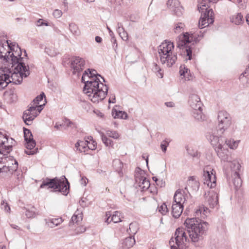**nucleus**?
I'll list each match as a JSON object with an SVG mask.
<instances>
[{
  "label": "nucleus",
  "instance_id": "1",
  "mask_svg": "<svg viewBox=\"0 0 249 249\" xmlns=\"http://www.w3.org/2000/svg\"><path fill=\"white\" fill-rule=\"evenodd\" d=\"M210 213L209 209L204 206H200L195 212V217L187 218L184 225L189 235L183 228H178L175 233V243L178 247L185 242H190L196 247H201L203 239L209 228V223L202 219L205 218Z\"/></svg>",
  "mask_w": 249,
  "mask_h": 249
},
{
  "label": "nucleus",
  "instance_id": "2",
  "mask_svg": "<svg viewBox=\"0 0 249 249\" xmlns=\"http://www.w3.org/2000/svg\"><path fill=\"white\" fill-rule=\"evenodd\" d=\"M82 82L85 84L83 91L94 103L103 101L107 94L108 88L105 78L94 69H88L83 74Z\"/></svg>",
  "mask_w": 249,
  "mask_h": 249
},
{
  "label": "nucleus",
  "instance_id": "3",
  "mask_svg": "<svg viewBox=\"0 0 249 249\" xmlns=\"http://www.w3.org/2000/svg\"><path fill=\"white\" fill-rule=\"evenodd\" d=\"M30 74L29 68L23 61L18 62L13 68L11 65L0 67V90L4 89L10 83L20 84L23 77Z\"/></svg>",
  "mask_w": 249,
  "mask_h": 249
},
{
  "label": "nucleus",
  "instance_id": "4",
  "mask_svg": "<svg viewBox=\"0 0 249 249\" xmlns=\"http://www.w3.org/2000/svg\"><path fill=\"white\" fill-rule=\"evenodd\" d=\"M219 0H198V9L201 13L198 26L201 29L213 24L214 22V13L211 4L216 3Z\"/></svg>",
  "mask_w": 249,
  "mask_h": 249
},
{
  "label": "nucleus",
  "instance_id": "5",
  "mask_svg": "<svg viewBox=\"0 0 249 249\" xmlns=\"http://www.w3.org/2000/svg\"><path fill=\"white\" fill-rule=\"evenodd\" d=\"M70 187V183L64 176H62L61 178L57 177L53 178H46L43 179L39 186L40 189H53V192H58L64 196H67L69 194Z\"/></svg>",
  "mask_w": 249,
  "mask_h": 249
},
{
  "label": "nucleus",
  "instance_id": "6",
  "mask_svg": "<svg viewBox=\"0 0 249 249\" xmlns=\"http://www.w3.org/2000/svg\"><path fill=\"white\" fill-rule=\"evenodd\" d=\"M23 50L21 48H0V59L5 65H11L13 68L23 60L21 57Z\"/></svg>",
  "mask_w": 249,
  "mask_h": 249
},
{
  "label": "nucleus",
  "instance_id": "7",
  "mask_svg": "<svg viewBox=\"0 0 249 249\" xmlns=\"http://www.w3.org/2000/svg\"><path fill=\"white\" fill-rule=\"evenodd\" d=\"M200 36L196 33L190 34L189 33H185L179 35L177 39V47H191L188 46L190 44L191 45H194L196 43L199 42Z\"/></svg>",
  "mask_w": 249,
  "mask_h": 249
},
{
  "label": "nucleus",
  "instance_id": "8",
  "mask_svg": "<svg viewBox=\"0 0 249 249\" xmlns=\"http://www.w3.org/2000/svg\"><path fill=\"white\" fill-rule=\"evenodd\" d=\"M158 52L162 64H166L168 67H171L175 63L177 56L173 53L171 48H162Z\"/></svg>",
  "mask_w": 249,
  "mask_h": 249
},
{
  "label": "nucleus",
  "instance_id": "9",
  "mask_svg": "<svg viewBox=\"0 0 249 249\" xmlns=\"http://www.w3.org/2000/svg\"><path fill=\"white\" fill-rule=\"evenodd\" d=\"M218 124L216 128L219 134H222L231 124V118L226 111H220L218 113Z\"/></svg>",
  "mask_w": 249,
  "mask_h": 249
},
{
  "label": "nucleus",
  "instance_id": "10",
  "mask_svg": "<svg viewBox=\"0 0 249 249\" xmlns=\"http://www.w3.org/2000/svg\"><path fill=\"white\" fill-rule=\"evenodd\" d=\"M215 172L210 166H207L203 169L202 178L204 184L208 187L213 188L216 186Z\"/></svg>",
  "mask_w": 249,
  "mask_h": 249
},
{
  "label": "nucleus",
  "instance_id": "11",
  "mask_svg": "<svg viewBox=\"0 0 249 249\" xmlns=\"http://www.w3.org/2000/svg\"><path fill=\"white\" fill-rule=\"evenodd\" d=\"M232 181L236 189L240 188L242 185V181L240 177L239 172L241 165L239 162L233 160L231 164Z\"/></svg>",
  "mask_w": 249,
  "mask_h": 249
},
{
  "label": "nucleus",
  "instance_id": "12",
  "mask_svg": "<svg viewBox=\"0 0 249 249\" xmlns=\"http://www.w3.org/2000/svg\"><path fill=\"white\" fill-rule=\"evenodd\" d=\"M188 194H189L188 187H185L184 189L177 190L174 196L173 203L183 205L187 197Z\"/></svg>",
  "mask_w": 249,
  "mask_h": 249
},
{
  "label": "nucleus",
  "instance_id": "13",
  "mask_svg": "<svg viewBox=\"0 0 249 249\" xmlns=\"http://www.w3.org/2000/svg\"><path fill=\"white\" fill-rule=\"evenodd\" d=\"M167 5L173 15L177 17L182 16L183 8L180 5V3L178 0H168Z\"/></svg>",
  "mask_w": 249,
  "mask_h": 249
},
{
  "label": "nucleus",
  "instance_id": "14",
  "mask_svg": "<svg viewBox=\"0 0 249 249\" xmlns=\"http://www.w3.org/2000/svg\"><path fill=\"white\" fill-rule=\"evenodd\" d=\"M85 60L79 56H73L71 61V65L73 69V73L80 72L84 68Z\"/></svg>",
  "mask_w": 249,
  "mask_h": 249
},
{
  "label": "nucleus",
  "instance_id": "15",
  "mask_svg": "<svg viewBox=\"0 0 249 249\" xmlns=\"http://www.w3.org/2000/svg\"><path fill=\"white\" fill-rule=\"evenodd\" d=\"M205 202L211 208H217L218 206V197L217 194L214 191H209L208 195L206 193Z\"/></svg>",
  "mask_w": 249,
  "mask_h": 249
},
{
  "label": "nucleus",
  "instance_id": "16",
  "mask_svg": "<svg viewBox=\"0 0 249 249\" xmlns=\"http://www.w3.org/2000/svg\"><path fill=\"white\" fill-rule=\"evenodd\" d=\"M23 131L26 148L30 150L33 149L36 145V142L35 140L33 139V136L31 130L23 127Z\"/></svg>",
  "mask_w": 249,
  "mask_h": 249
},
{
  "label": "nucleus",
  "instance_id": "17",
  "mask_svg": "<svg viewBox=\"0 0 249 249\" xmlns=\"http://www.w3.org/2000/svg\"><path fill=\"white\" fill-rule=\"evenodd\" d=\"M215 151L221 160L224 162H231V163L232 162L229 156V151L227 148L224 147V145L219 144L218 147L215 148Z\"/></svg>",
  "mask_w": 249,
  "mask_h": 249
},
{
  "label": "nucleus",
  "instance_id": "18",
  "mask_svg": "<svg viewBox=\"0 0 249 249\" xmlns=\"http://www.w3.org/2000/svg\"><path fill=\"white\" fill-rule=\"evenodd\" d=\"M145 172L144 170L139 167H137L135 171L134 185L136 188H140L142 191V186L143 185V179L145 178Z\"/></svg>",
  "mask_w": 249,
  "mask_h": 249
},
{
  "label": "nucleus",
  "instance_id": "19",
  "mask_svg": "<svg viewBox=\"0 0 249 249\" xmlns=\"http://www.w3.org/2000/svg\"><path fill=\"white\" fill-rule=\"evenodd\" d=\"M188 103L192 109L196 110V108H200L202 106V103L199 97L196 94H191L190 95Z\"/></svg>",
  "mask_w": 249,
  "mask_h": 249
},
{
  "label": "nucleus",
  "instance_id": "20",
  "mask_svg": "<svg viewBox=\"0 0 249 249\" xmlns=\"http://www.w3.org/2000/svg\"><path fill=\"white\" fill-rule=\"evenodd\" d=\"M218 134L219 133H218V131L216 133L215 132H212L208 138L214 149L216 147H218L219 144L223 145V142H220L221 140L219 139V136H221L222 134Z\"/></svg>",
  "mask_w": 249,
  "mask_h": 249
},
{
  "label": "nucleus",
  "instance_id": "21",
  "mask_svg": "<svg viewBox=\"0 0 249 249\" xmlns=\"http://www.w3.org/2000/svg\"><path fill=\"white\" fill-rule=\"evenodd\" d=\"M172 214L175 218H178L183 210V205L173 203L172 206Z\"/></svg>",
  "mask_w": 249,
  "mask_h": 249
},
{
  "label": "nucleus",
  "instance_id": "22",
  "mask_svg": "<svg viewBox=\"0 0 249 249\" xmlns=\"http://www.w3.org/2000/svg\"><path fill=\"white\" fill-rule=\"evenodd\" d=\"M88 144L90 142L87 141H78L75 144V147L80 152H86L88 149Z\"/></svg>",
  "mask_w": 249,
  "mask_h": 249
},
{
  "label": "nucleus",
  "instance_id": "23",
  "mask_svg": "<svg viewBox=\"0 0 249 249\" xmlns=\"http://www.w3.org/2000/svg\"><path fill=\"white\" fill-rule=\"evenodd\" d=\"M13 160L14 161V163H12V166H9L8 165V166H7L4 165L3 166L2 168H0V173L3 172H6L7 170L10 172V173H13L14 172L16 171L18 169V162L17 160L14 159Z\"/></svg>",
  "mask_w": 249,
  "mask_h": 249
},
{
  "label": "nucleus",
  "instance_id": "24",
  "mask_svg": "<svg viewBox=\"0 0 249 249\" xmlns=\"http://www.w3.org/2000/svg\"><path fill=\"white\" fill-rule=\"evenodd\" d=\"M22 118L26 124L28 125H31L35 119L34 118H33L31 113L28 109L23 112Z\"/></svg>",
  "mask_w": 249,
  "mask_h": 249
},
{
  "label": "nucleus",
  "instance_id": "25",
  "mask_svg": "<svg viewBox=\"0 0 249 249\" xmlns=\"http://www.w3.org/2000/svg\"><path fill=\"white\" fill-rule=\"evenodd\" d=\"M192 113L194 118L198 121H202L205 120V117L203 114L202 107L200 108H196V110L193 109Z\"/></svg>",
  "mask_w": 249,
  "mask_h": 249
},
{
  "label": "nucleus",
  "instance_id": "26",
  "mask_svg": "<svg viewBox=\"0 0 249 249\" xmlns=\"http://www.w3.org/2000/svg\"><path fill=\"white\" fill-rule=\"evenodd\" d=\"M5 141H1L0 142V154L3 155V157H5L12 151V145H6Z\"/></svg>",
  "mask_w": 249,
  "mask_h": 249
},
{
  "label": "nucleus",
  "instance_id": "27",
  "mask_svg": "<svg viewBox=\"0 0 249 249\" xmlns=\"http://www.w3.org/2000/svg\"><path fill=\"white\" fill-rule=\"evenodd\" d=\"M45 220L46 224L50 228H53L54 226H58L63 221L61 218H48L45 219Z\"/></svg>",
  "mask_w": 249,
  "mask_h": 249
},
{
  "label": "nucleus",
  "instance_id": "28",
  "mask_svg": "<svg viewBox=\"0 0 249 249\" xmlns=\"http://www.w3.org/2000/svg\"><path fill=\"white\" fill-rule=\"evenodd\" d=\"M112 165L113 168L119 174L122 173L123 164L119 159H117L114 160L112 162Z\"/></svg>",
  "mask_w": 249,
  "mask_h": 249
},
{
  "label": "nucleus",
  "instance_id": "29",
  "mask_svg": "<svg viewBox=\"0 0 249 249\" xmlns=\"http://www.w3.org/2000/svg\"><path fill=\"white\" fill-rule=\"evenodd\" d=\"M19 47L18 44L15 42H11L10 40L5 39H0V47Z\"/></svg>",
  "mask_w": 249,
  "mask_h": 249
},
{
  "label": "nucleus",
  "instance_id": "30",
  "mask_svg": "<svg viewBox=\"0 0 249 249\" xmlns=\"http://www.w3.org/2000/svg\"><path fill=\"white\" fill-rule=\"evenodd\" d=\"M135 243V240L134 237L129 236L126 237L124 241L123 246L126 248L132 247Z\"/></svg>",
  "mask_w": 249,
  "mask_h": 249
},
{
  "label": "nucleus",
  "instance_id": "31",
  "mask_svg": "<svg viewBox=\"0 0 249 249\" xmlns=\"http://www.w3.org/2000/svg\"><path fill=\"white\" fill-rule=\"evenodd\" d=\"M112 115L115 119H126L128 117L127 114L125 111L115 110V113L112 110Z\"/></svg>",
  "mask_w": 249,
  "mask_h": 249
},
{
  "label": "nucleus",
  "instance_id": "32",
  "mask_svg": "<svg viewBox=\"0 0 249 249\" xmlns=\"http://www.w3.org/2000/svg\"><path fill=\"white\" fill-rule=\"evenodd\" d=\"M69 30L73 35L79 36L80 35V31L78 27L74 23L69 24Z\"/></svg>",
  "mask_w": 249,
  "mask_h": 249
},
{
  "label": "nucleus",
  "instance_id": "33",
  "mask_svg": "<svg viewBox=\"0 0 249 249\" xmlns=\"http://www.w3.org/2000/svg\"><path fill=\"white\" fill-rule=\"evenodd\" d=\"M231 20L236 25H239L243 22V16L241 13H238L236 15L233 16L231 18Z\"/></svg>",
  "mask_w": 249,
  "mask_h": 249
},
{
  "label": "nucleus",
  "instance_id": "34",
  "mask_svg": "<svg viewBox=\"0 0 249 249\" xmlns=\"http://www.w3.org/2000/svg\"><path fill=\"white\" fill-rule=\"evenodd\" d=\"M83 218L81 214H73L71 217V220L69 222V226H71L72 224L74 223H76L77 225L79 224V222L82 221Z\"/></svg>",
  "mask_w": 249,
  "mask_h": 249
},
{
  "label": "nucleus",
  "instance_id": "35",
  "mask_svg": "<svg viewBox=\"0 0 249 249\" xmlns=\"http://www.w3.org/2000/svg\"><path fill=\"white\" fill-rule=\"evenodd\" d=\"M45 52L51 57L55 56L59 53L56 48H45Z\"/></svg>",
  "mask_w": 249,
  "mask_h": 249
},
{
  "label": "nucleus",
  "instance_id": "36",
  "mask_svg": "<svg viewBox=\"0 0 249 249\" xmlns=\"http://www.w3.org/2000/svg\"><path fill=\"white\" fill-rule=\"evenodd\" d=\"M121 213L119 212H114L113 214H111V218L110 221H113L115 223L121 221Z\"/></svg>",
  "mask_w": 249,
  "mask_h": 249
},
{
  "label": "nucleus",
  "instance_id": "37",
  "mask_svg": "<svg viewBox=\"0 0 249 249\" xmlns=\"http://www.w3.org/2000/svg\"><path fill=\"white\" fill-rule=\"evenodd\" d=\"M186 187L192 188L193 190L195 191L197 190L199 188L198 182L191 179L188 180L187 186Z\"/></svg>",
  "mask_w": 249,
  "mask_h": 249
},
{
  "label": "nucleus",
  "instance_id": "38",
  "mask_svg": "<svg viewBox=\"0 0 249 249\" xmlns=\"http://www.w3.org/2000/svg\"><path fill=\"white\" fill-rule=\"evenodd\" d=\"M63 122V125H66L67 127L76 128V124L67 118L64 119Z\"/></svg>",
  "mask_w": 249,
  "mask_h": 249
},
{
  "label": "nucleus",
  "instance_id": "39",
  "mask_svg": "<svg viewBox=\"0 0 249 249\" xmlns=\"http://www.w3.org/2000/svg\"><path fill=\"white\" fill-rule=\"evenodd\" d=\"M248 80L249 79V66L246 68V70L243 72H242L239 76V79L241 81H244V78Z\"/></svg>",
  "mask_w": 249,
  "mask_h": 249
},
{
  "label": "nucleus",
  "instance_id": "40",
  "mask_svg": "<svg viewBox=\"0 0 249 249\" xmlns=\"http://www.w3.org/2000/svg\"><path fill=\"white\" fill-rule=\"evenodd\" d=\"M101 138L102 142L106 146H112L113 141L111 139H108L103 133L101 134Z\"/></svg>",
  "mask_w": 249,
  "mask_h": 249
},
{
  "label": "nucleus",
  "instance_id": "41",
  "mask_svg": "<svg viewBox=\"0 0 249 249\" xmlns=\"http://www.w3.org/2000/svg\"><path fill=\"white\" fill-rule=\"evenodd\" d=\"M24 209L26 210L25 215H26L27 217L32 218L35 216L36 213L34 210L35 209L34 207H32L31 210L29 209H27L25 207H24Z\"/></svg>",
  "mask_w": 249,
  "mask_h": 249
},
{
  "label": "nucleus",
  "instance_id": "42",
  "mask_svg": "<svg viewBox=\"0 0 249 249\" xmlns=\"http://www.w3.org/2000/svg\"><path fill=\"white\" fill-rule=\"evenodd\" d=\"M170 141L168 139L163 140L160 143V148L164 153H165L167 150V147L168 146Z\"/></svg>",
  "mask_w": 249,
  "mask_h": 249
},
{
  "label": "nucleus",
  "instance_id": "43",
  "mask_svg": "<svg viewBox=\"0 0 249 249\" xmlns=\"http://www.w3.org/2000/svg\"><path fill=\"white\" fill-rule=\"evenodd\" d=\"M227 145H228L231 149L236 148L238 146V142L234 140L226 141Z\"/></svg>",
  "mask_w": 249,
  "mask_h": 249
},
{
  "label": "nucleus",
  "instance_id": "44",
  "mask_svg": "<svg viewBox=\"0 0 249 249\" xmlns=\"http://www.w3.org/2000/svg\"><path fill=\"white\" fill-rule=\"evenodd\" d=\"M1 137H3L2 140L0 141V142L1 141H5V145H11L12 146V143L14 141V139L10 138V139L8 138V136L7 135H4L3 134V135H1Z\"/></svg>",
  "mask_w": 249,
  "mask_h": 249
},
{
  "label": "nucleus",
  "instance_id": "45",
  "mask_svg": "<svg viewBox=\"0 0 249 249\" xmlns=\"http://www.w3.org/2000/svg\"><path fill=\"white\" fill-rule=\"evenodd\" d=\"M1 209H4L5 212L10 213V207L9 204L6 202V200H2L1 202Z\"/></svg>",
  "mask_w": 249,
  "mask_h": 249
},
{
  "label": "nucleus",
  "instance_id": "46",
  "mask_svg": "<svg viewBox=\"0 0 249 249\" xmlns=\"http://www.w3.org/2000/svg\"><path fill=\"white\" fill-rule=\"evenodd\" d=\"M45 97V94L43 92H42L40 95L37 96L33 100V102L36 104L38 105L44 98Z\"/></svg>",
  "mask_w": 249,
  "mask_h": 249
},
{
  "label": "nucleus",
  "instance_id": "47",
  "mask_svg": "<svg viewBox=\"0 0 249 249\" xmlns=\"http://www.w3.org/2000/svg\"><path fill=\"white\" fill-rule=\"evenodd\" d=\"M107 136L111 137L115 139H118L119 137L118 133L116 131H107Z\"/></svg>",
  "mask_w": 249,
  "mask_h": 249
},
{
  "label": "nucleus",
  "instance_id": "48",
  "mask_svg": "<svg viewBox=\"0 0 249 249\" xmlns=\"http://www.w3.org/2000/svg\"><path fill=\"white\" fill-rule=\"evenodd\" d=\"M186 150L189 155H191L193 157H196L198 156V152L197 150H195L192 148H187Z\"/></svg>",
  "mask_w": 249,
  "mask_h": 249
},
{
  "label": "nucleus",
  "instance_id": "49",
  "mask_svg": "<svg viewBox=\"0 0 249 249\" xmlns=\"http://www.w3.org/2000/svg\"><path fill=\"white\" fill-rule=\"evenodd\" d=\"M28 109L30 111L33 118L35 119L39 115L38 112H37L36 107H34V106L30 107Z\"/></svg>",
  "mask_w": 249,
  "mask_h": 249
},
{
  "label": "nucleus",
  "instance_id": "50",
  "mask_svg": "<svg viewBox=\"0 0 249 249\" xmlns=\"http://www.w3.org/2000/svg\"><path fill=\"white\" fill-rule=\"evenodd\" d=\"M159 211L162 214H165L166 213L168 212V208L167 205L165 203H163L160 207L159 208Z\"/></svg>",
  "mask_w": 249,
  "mask_h": 249
},
{
  "label": "nucleus",
  "instance_id": "51",
  "mask_svg": "<svg viewBox=\"0 0 249 249\" xmlns=\"http://www.w3.org/2000/svg\"><path fill=\"white\" fill-rule=\"evenodd\" d=\"M159 47H174V43L168 40H165Z\"/></svg>",
  "mask_w": 249,
  "mask_h": 249
},
{
  "label": "nucleus",
  "instance_id": "52",
  "mask_svg": "<svg viewBox=\"0 0 249 249\" xmlns=\"http://www.w3.org/2000/svg\"><path fill=\"white\" fill-rule=\"evenodd\" d=\"M143 181H144V184L142 186V191H144L145 190L148 189L149 188L150 186V183L149 180L146 178L145 176V178L143 179Z\"/></svg>",
  "mask_w": 249,
  "mask_h": 249
},
{
  "label": "nucleus",
  "instance_id": "53",
  "mask_svg": "<svg viewBox=\"0 0 249 249\" xmlns=\"http://www.w3.org/2000/svg\"><path fill=\"white\" fill-rule=\"evenodd\" d=\"M238 3L239 4L240 8L244 9L246 7V4L248 0H237Z\"/></svg>",
  "mask_w": 249,
  "mask_h": 249
},
{
  "label": "nucleus",
  "instance_id": "54",
  "mask_svg": "<svg viewBox=\"0 0 249 249\" xmlns=\"http://www.w3.org/2000/svg\"><path fill=\"white\" fill-rule=\"evenodd\" d=\"M184 27V24L182 23H178L176 27L174 28V31L175 33H178L180 32L181 29H183Z\"/></svg>",
  "mask_w": 249,
  "mask_h": 249
},
{
  "label": "nucleus",
  "instance_id": "55",
  "mask_svg": "<svg viewBox=\"0 0 249 249\" xmlns=\"http://www.w3.org/2000/svg\"><path fill=\"white\" fill-rule=\"evenodd\" d=\"M62 15V12L61 10L55 9L53 12V16L55 18H59Z\"/></svg>",
  "mask_w": 249,
  "mask_h": 249
},
{
  "label": "nucleus",
  "instance_id": "56",
  "mask_svg": "<svg viewBox=\"0 0 249 249\" xmlns=\"http://www.w3.org/2000/svg\"><path fill=\"white\" fill-rule=\"evenodd\" d=\"M137 227L136 223H131L129 224V230L131 231L132 234H136L137 231V229H133V228Z\"/></svg>",
  "mask_w": 249,
  "mask_h": 249
},
{
  "label": "nucleus",
  "instance_id": "57",
  "mask_svg": "<svg viewBox=\"0 0 249 249\" xmlns=\"http://www.w3.org/2000/svg\"><path fill=\"white\" fill-rule=\"evenodd\" d=\"M123 0H108V1L112 4L115 5H121L123 3Z\"/></svg>",
  "mask_w": 249,
  "mask_h": 249
},
{
  "label": "nucleus",
  "instance_id": "58",
  "mask_svg": "<svg viewBox=\"0 0 249 249\" xmlns=\"http://www.w3.org/2000/svg\"><path fill=\"white\" fill-rule=\"evenodd\" d=\"M186 55L188 57L189 60H191L192 57V48H186Z\"/></svg>",
  "mask_w": 249,
  "mask_h": 249
},
{
  "label": "nucleus",
  "instance_id": "59",
  "mask_svg": "<svg viewBox=\"0 0 249 249\" xmlns=\"http://www.w3.org/2000/svg\"><path fill=\"white\" fill-rule=\"evenodd\" d=\"M86 198L82 197L79 201V204L82 207H85L89 206V204H87L86 202Z\"/></svg>",
  "mask_w": 249,
  "mask_h": 249
},
{
  "label": "nucleus",
  "instance_id": "60",
  "mask_svg": "<svg viewBox=\"0 0 249 249\" xmlns=\"http://www.w3.org/2000/svg\"><path fill=\"white\" fill-rule=\"evenodd\" d=\"M37 152H38L37 148H35L34 150H32V151H31V150L30 151L25 150V151H24L25 153H26L28 155H34V154L37 153Z\"/></svg>",
  "mask_w": 249,
  "mask_h": 249
},
{
  "label": "nucleus",
  "instance_id": "61",
  "mask_svg": "<svg viewBox=\"0 0 249 249\" xmlns=\"http://www.w3.org/2000/svg\"><path fill=\"white\" fill-rule=\"evenodd\" d=\"M188 69L183 66V70H182V66L180 67L179 72L181 76L184 75L187 72Z\"/></svg>",
  "mask_w": 249,
  "mask_h": 249
},
{
  "label": "nucleus",
  "instance_id": "62",
  "mask_svg": "<svg viewBox=\"0 0 249 249\" xmlns=\"http://www.w3.org/2000/svg\"><path fill=\"white\" fill-rule=\"evenodd\" d=\"M97 143L95 141H93L92 143L90 144H88V149L94 150L96 148Z\"/></svg>",
  "mask_w": 249,
  "mask_h": 249
},
{
  "label": "nucleus",
  "instance_id": "63",
  "mask_svg": "<svg viewBox=\"0 0 249 249\" xmlns=\"http://www.w3.org/2000/svg\"><path fill=\"white\" fill-rule=\"evenodd\" d=\"M111 216V213H110V212H107L106 213V217L107 218H106V220H105V222L106 223H107L108 224L111 221L110 220H109V219H110V217Z\"/></svg>",
  "mask_w": 249,
  "mask_h": 249
},
{
  "label": "nucleus",
  "instance_id": "64",
  "mask_svg": "<svg viewBox=\"0 0 249 249\" xmlns=\"http://www.w3.org/2000/svg\"><path fill=\"white\" fill-rule=\"evenodd\" d=\"M160 67L156 64L153 63V66L152 67V71L154 72H157V71H160Z\"/></svg>",
  "mask_w": 249,
  "mask_h": 249
}]
</instances>
